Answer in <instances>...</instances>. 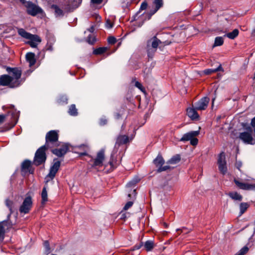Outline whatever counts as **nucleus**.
<instances>
[{
	"mask_svg": "<svg viewBox=\"0 0 255 255\" xmlns=\"http://www.w3.org/2000/svg\"><path fill=\"white\" fill-rule=\"evenodd\" d=\"M68 147L66 145L63 146L59 149H55L52 150V152L59 157L63 156L68 151Z\"/></svg>",
	"mask_w": 255,
	"mask_h": 255,
	"instance_id": "nucleus-17",
	"label": "nucleus"
},
{
	"mask_svg": "<svg viewBox=\"0 0 255 255\" xmlns=\"http://www.w3.org/2000/svg\"><path fill=\"white\" fill-rule=\"evenodd\" d=\"M154 244L151 241H147L144 244V248L147 251H151L153 248Z\"/></svg>",
	"mask_w": 255,
	"mask_h": 255,
	"instance_id": "nucleus-24",
	"label": "nucleus"
},
{
	"mask_svg": "<svg viewBox=\"0 0 255 255\" xmlns=\"http://www.w3.org/2000/svg\"><path fill=\"white\" fill-rule=\"evenodd\" d=\"M58 138V133L55 130H51L46 135V143L44 146L47 148L50 147V143L57 141Z\"/></svg>",
	"mask_w": 255,
	"mask_h": 255,
	"instance_id": "nucleus-6",
	"label": "nucleus"
},
{
	"mask_svg": "<svg viewBox=\"0 0 255 255\" xmlns=\"http://www.w3.org/2000/svg\"><path fill=\"white\" fill-rule=\"evenodd\" d=\"M52 7L54 9L55 14L57 16H60L62 14V10L60 9L58 6L56 5H53Z\"/></svg>",
	"mask_w": 255,
	"mask_h": 255,
	"instance_id": "nucleus-33",
	"label": "nucleus"
},
{
	"mask_svg": "<svg viewBox=\"0 0 255 255\" xmlns=\"http://www.w3.org/2000/svg\"><path fill=\"white\" fill-rule=\"evenodd\" d=\"M44 246L45 249V252L47 254H49L50 252V248L49 247V244L47 241H45L44 242Z\"/></svg>",
	"mask_w": 255,
	"mask_h": 255,
	"instance_id": "nucleus-37",
	"label": "nucleus"
},
{
	"mask_svg": "<svg viewBox=\"0 0 255 255\" xmlns=\"http://www.w3.org/2000/svg\"><path fill=\"white\" fill-rule=\"evenodd\" d=\"M26 59L27 62L29 63L30 67L33 66L35 63L36 60L35 58V54L33 53H28L26 55Z\"/></svg>",
	"mask_w": 255,
	"mask_h": 255,
	"instance_id": "nucleus-18",
	"label": "nucleus"
},
{
	"mask_svg": "<svg viewBox=\"0 0 255 255\" xmlns=\"http://www.w3.org/2000/svg\"><path fill=\"white\" fill-rule=\"evenodd\" d=\"M198 139L195 138V137L190 140V143L192 145H196L198 143Z\"/></svg>",
	"mask_w": 255,
	"mask_h": 255,
	"instance_id": "nucleus-42",
	"label": "nucleus"
},
{
	"mask_svg": "<svg viewBox=\"0 0 255 255\" xmlns=\"http://www.w3.org/2000/svg\"><path fill=\"white\" fill-rule=\"evenodd\" d=\"M248 250L249 249L247 247H244L240 250L236 255H244L248 251Z\"/></svg>",
	"mask_w": 255,
	"mask_h": 255,
	"instance_id": "nucleus-35",
	"label": "nucleus"
},
{
	"mask_svg": "<svg viewBox=\"0 0 255 255\" xmlns=\"http://www.w3.org/2000/svg\"><path fill=\"white\" fill-rule=\"evenodd\" d=\"M180 160V157L179 155H177L172 158H171L167 162V163L169 164H176Z\"/></svg>",
	"mask_w": 255,
	"mask_h": 255,
	"instance_id": "nucleus-28",
	"label": "nucleus"
},
{
	"mask_svg": "<svg viewBox=\"0 0 255 255\" xmlns=\"http://www.w3.org/2000/svg\"><path fill=\"white\" fill-rule=\"evenodd\" d=\"M186 230V228H183L182 229H176V231L178 232L179 231H181L182 232H183L184 230Z\"/></svg>",
	"mask_w": 255,
	"mask_h": 255,
	"instance_id": "nucleus-55",
	"label": "nucleus"
},
{
	"mask_svg": "<svg viewBox=\"0 0 255 255\" xmlns=\"http://www.w3.org/2000/svg\"><path fill=\"white\" fill-rule=\"evenodd\" d=\"M94 27L93 26H92L90 29H88V30L90 32H93L94 31Z\"/></svg>",
	"mask_w": 255,
	"mask_h": 255,
	"instance_id": "nucleus-56",
	"label": "nucleus"
},
{
	"mask_svg": "<svg viewBox=\"0 0 255 255\" xmlns=\"http://www.w3.org/2000/svg\"><path fill=\"white\" fill-rule=\"evenodd\" d=\"M195 108H189L187 109L188 116L192 120H196L199 118V115Z\"/></svg>",
	"mask_w": 255,
	"mask_h": 255,
	"instance_id": "nucleus-16",
	"label": "nucleus"
},
{
	"mask_svg": "<svg viewBox=\"0 0 255 255\" xmlns=\"http://www.w3.org/2000/svg\"><path fill=\"white\" fill-rule=\"evenodd\" d=\"M218 164L220 172L224 174H225L227 171V167L225 160V154L223 152H221L219 155Z\"/></svg>",
	"mask_w": 255,
	"mask_h": 255,
	"instance_id": "nucleus-8",
	"label": "nucleus"
},
{
	"mask_svg": "<svg viewBox=\"0 0 255 255\" xmlns=\"http://www.w3.org/2000/svg\"><path fill=\"white\" fill-rule=\"evenodd\" d=\"M18 33L21 37L29 40L27 43L32 48L36 47L41 41L40 38L38 35L31 34L22 28L18 29Z\"/></svg>",
	"mask_w": 255,
	"mask_h": 255,
	"instance_id": "nucleus-2",
	"label": "nucleus"
},
{
	"mask_svg": "<svg viewBox=\"0 0 255 255\" xmlns=\"http://www.w3.org/2000/svg\"><path fill=\"white\" fill-rule=\"evenodd\" d=\"M95 41V38L92 35H90L88 38L87 42L91 44H93Z\"/></svg>",
	"mask_w": 255,
	"mask_h": 255,
	"instance_id": "nucleus-39",
	"label": "nucleus"
},
{
	"mask_svg": "<svg viewBox=\"0 0 255 255\" xmlns=\"http://www.w3.org/2000/svg\"><path fill=\"white\" fill-rule=\"evenodd\" d=\"M249 205L247 203H242L240 206V215H242L249 208Z\"/></svg>",
	"mask_w": 255,
	"mask_h": 255,
	"instance_id": "nucleus-23",
	"label": "nucleus"
},
{
	"mask_svg": "<svg viewBox=\"0 0 255 255\" xmlns=\"http://www.w3.org/2000/svg\"><path fill=\"white\" fill-rule=\"evenodd\" d=\"M67 99L66 97L62 96L61 100H60V102H65L66 103H67Z\"/></svg>",
	"mask_w": 255,
	"mask_h": 255,
	"instance_id": "nucleus-51",
	"label": "nucleus"
},
{
	"mask_svg": "<svg viewBox=\"0 0 255 255\" xmlns=\"http://www.w3.org/2000/svg\"><path fill=\"white\" fill-rule=\"evenodd\" d=\"M32 205V202L30 197H27L24 200L20 207L19 211L21 213L26 214L29 212Z\"/></svg>",
	"mask_w": 255,
	"mask_h": 255,
	"instance_id": "nucleus-7",
	"label": "nucleus"
},
{
	"mask_svg": "<svg viewBox=\"0 0 255 255\" xmlns=\"http://www.w3.org/2000/svg\"><path fill=\"white\" fill-rule=\"evenodd\" d=\"M138 181H139V179H133V180L130 181L127 184V188L131 187L133 185H134L137 182H138Z\"/></svg>",
	"mask_w": 255,
	"mask_h": 255,
	"instance_id": "nucleus-36",
	"label": "nucleus"
},
{
	"mask_svg": "<svg viewBox=\"0 0 255 255\" xmlns=\"http://www.w3.org/2000/svg\"><path fill=\"white\" fill-rule=\"evenodd\" d=\"M91 1L93 3L99 4L102 2V0H91Z\"/></svg>",
	"mask_w": 255,
	"mask_h": 255,
	"instance_id": "nucleus-52",
	"label": "nucleus"
},
{
	"mask_svg": "<svg viewBox=\"0 0 255 255\" xmlns=\"http://www.w3.org/2000/svg\"><path fill=\"white\" fill-rule=\"evenodd\" d=\"M7 72L12 75H2L0 77V85L8 86L10 88H15L19 86L21 83L20 79L21 75V71L17 68L7 69Z\"/></svg>",
	"mask_w": 255,
	"mask_h": 255,
	"instance_id": "nucleus-1",
	"label": "nucleus"
},
{
	"mask_svg": "<svg viewBox=\"0 0 255 255\" xmlns=\"http://www.w3.org/2000/svg\"><path fill=\"white\" fill-rule=\"evenodd\" d=\"M240 138L245 143L250 144H254L255 143V139H254L251 133L248 132H244L240 134Z\"/></svg>",
	"mask_w": 255,
	"mask_h": 255,
	"instance_id": "nucleus-12",
	"label": "nucleus"
},
{
	"mask_svg": "<svg viewBox=\"0 0 255 255\" xmlns=\"http://www.w3.org/2000/svg\"><path fill=\"white\" fill-rule=\"evenodd\" d=\"M169 168H170V167L168 165H165L164 166H161L157 169V171L158 172H162L163 171H165Z\"/></svg>",
	"mask_w": 255,
	"mask_h": 255,
	"instance_id": "nucleus-38",
	"label": "nucleus"
},
{
	"mask_svg": "<svg viewBox=\"0 0 255 255\" xmlns=\"http://www.w3.org/2000/svg\"><path fill=\"white\" fill-rule=\"evenodd\" d=\"M210 101L209 98L205 97L195 103V109L197 110H204L207 107Z\"/></svg>",
	"mask_w": 255,
	"mask_h": 255,
	"instance_id": "nucleus-9",
	"label": "nucleus"
},
{
	"mask_svg": "<svg viewBox=\"0 0 255 255\" xmlns=\"http://www.w3.org/2000/svg\"><path fill=\"white\" fill-rule=\"evenodd\" d=\"M153 2L156 6V9L154 11V12H155L162 5V0H154Z\"/></svg>",
	"mask_w": 255,
	"mask_h": 255,
	"instance_id": "nucleus-32",
	"label": "nucleus"
},
{
	"mask_svg": "<svg viewBox=\"0 0 255 255\" xmlns=\"http://www.w3.org/2000/svg\"><path fill=\"white\" fill-rule=\"evenodd\" d=\"M135 86L137 88H138L139 89H140L141 91H143V89L142 86L141 84L139 82H136L135 83Z\"/></svg>",
	"mask_w": 255,
	"mask_h": 255,
	"instance_id": "nucleus-47",
	"label": "nucleus"
},
{
	"mask_svg": "<svg viewBox=\"0 0 255 255\" xmlns=\"http://www.w3.org/2000/svg\"><path fill=\"white\" fill-rule=\"evenodd\" d=\"M6 205L9 208L10 211L12 212L14 208L13 203L9 200H6L5 201Z\"/></svg>",
	"mask_w": 255,
	"mask_h": 255,
	"instance_id": "nucleus-31",
	"label": "nucleus"
},
{
	"mask_svg": "<svg viewBox=\"0 0 255 255\" xmlns=\"http://www.w3.org/2000/svg\"><path fill=\"white\" fill-rule=\"evenodd\" d=\"M48 148L46 146H42L40 147L36 152L34 157V163L35 165H38L45 161L46 159L45 150Z\"/></svg>",
	"mask_w": 255,
	"mask_h": 255,
	"instance_id": "nucleus-5",
	"label": "nucleus"
},
{
	"mask_svg": "<svg viewBox=\"0 0 255 255\" xmlns=\"http://www.w3.org/2000/svg\"><path fill=\"white\" fill-rule=\"evenodd\" d=\"M224 40L222 37H217L215 39L214 47L221 46L223 44Z\"/></svg>",
	"mask_w": 255,
	"mask_h": 255,
	"instance_id": "nucleus-26",
	"label": "nucleus"
},
{
	"mask_svg": "<svg viewBox=\"0 0 255 255\" xmlns=\"http://www.w3.org/2000/svg\"><path fill=\"white\" fill-rule=\"evenodd\" d=\"M242 163L241 161H237L236 163V167L240 170V168L242 166Z\"/></svg>",
	"mask_w": 255,
	"mask_h": 255,
	"instance_id": "nucleus-48",
	"label": "nucleus"
},
{
	"mask_svg": "<svg viewBox=\"0 0 255 255\" xmlns=\"http://www.w3.org/2000/svg\"><path fill=\"white\" fill-rule=\"evenodd\" d=\"M215 99V98H214V99H213V100H212V105H213V103H214V102Z\"/></svg>",
	"mask_w": 255,
	"mask_h": 255,
	"instance_id": "nucleus-57",
	"label": "nucleus"
},
{
	"mask_svg": "<svg viewBox=\"0 0 255 255\" xmlns=\"http://www.w3.org/2000/svg\"><path fill=\"white\" fill-rule=\"evenodd\" d=\"M199 130L190 131V132L184 134V135L181 138L180 140L181 141H187V140H190L193 137L198 135L199 134Z\"/></svg>",
	"mask_w": 255,
	"mask_h": 255,
	"instance_id": "nucleus-15",
	"label": "nucleus"
},
{
	"mask_svg": "<svg viewBox=\"0 0 255 255\" xmlns=\"http://www.w3.org/2000/svg\"><path fill=\"white\" fill-rule=\"evenodd\" d=\"M41 198H42V204H45L48 201V196H47V192L46 190V188L44 187L41 193Z\"/></svg>",
	"mask_w": 255,
	"mask_h": 255,
	"instance_id": "nucleus-21",
	"label": "nucleus"
},
{
	"mask_svg": "<svg viewBox=\"0 0 255 255\" xmlns=\"http://www.w3.org/2000/svg\"><path fill=\"white\" fill-rule=\"evenodd\" d=\"M70 2L73 7H77L81 2V0H71Z\"/></svg>",
	"mask_w": 255,
	"mask_h": 255,
	"instance_id": "nucleus-34",
	"label": "nucleus"
},
{
	"mask_svg": "<svg viewBox=\"0 0 255 255\" xmlns=\"http://www.w3.org/2000/svg\"><path fill=\"white\" fill-rule=\"evenodd\" d=\"M219 71H223V69L221 64H220L219 66L217 68L214 69V71L215 72Z\"/></svg>",
	"mask_w": 255,
	"mask_h": 255,
	"instance_id": "nucleus-49",
	"label": "nucleus"
},
{
	"mask_svg": "<svg viewBox=\"0 0 255 255\" xmlns=\"http://www.w3.org/2000/svg\"><path fill=\"white\" fill-rule=\"evenodd\" d=\"M68 112L71 116L77 115V110L75 105H72L70 107Z\"/></svg>",
	"mask_w": 255,
	"mask_h": 255,
	"instance_id": "nucleus-27",
	"label": "nucleus"
},
{
	"mask_svg": "<svg viewBox=\"0 0 255 255\" xmlns=\"http://www.w3.org/2000/svg\"><path fill=\"white\" fill-rule=\"evenodd\" d=\"M128 196L129 197H130V196H131V194H128Z\"/></svg>",
	"mask_w": 255,
	"mask_h": 255,
	"instance_id": "nucleus-60",
	"label": "nucleus"
},
{
	"mask_svg": "<svg viewBox=\"0 0 255 255\" xmlns=\"http://www.w3.org/2000/svg\"><path fill=\"white\" fill-rule=\"evenodd\" d=\"M113 26V24L109 19L107 20L106 22V27L107 28H111Z\"/></svg>",
	"mask_w": 255,
	"mask_h": 255,
	"instance_id": "nucleus-43",
	"label": "nucleus"
},
{
	"mask_svg": "<svg viewBox=\"0 0 255 255\" xmlns=\"http://www.w3.org/2000/svg\"><path fill=\"white\" fill-rule=\"evenodd\" d=\"M251 124L253 128L255 127V117L253 119Z\"/></svg>",
	"mask_w": 255,
	"mask_h": 255,
	"instance_id": "nucleus-53",
	"label": "nucleus"
},
{
	"mask_svg": "<svg viewBox=\"0 0 255 255\" xmlns=\"http://www.w3.org/2000/svg\"><path fill=\"white\" fill-rule=\"evenodd\" d=\"M250 179L239 180L237 179H234V182L237 186L244 190H255V184L249 183Z\"/></svg>",
	"mask_w": 255,
	"mask_h": 255,
	"instance_id": "nucleus-4",
	"label": "nucleus"
},
{
	"mask_svg": "<svg viewBox=\"0 0 255 255\" xmlns=\"http://www.w3.org/2000/svg\"><path fill=\"white\" fill-rule=\"evenodd\" d=\"M147 7V3L146 2H143L140 5V9L141 10L145 9Z\"/></svg>",
	"mask_w": 255,
	"mask_h": 255,
	"instance_id": "nucleus-46",
	"label": "nucleus"
},
{
	"mask_svg": "<svg viewBox=\"0 0 255 255\" xmlns=\"http://www.w3.org/2000/svg\"><path fill=\"white\" fill-rule=\"evenodd\" d=\"M30 164H31V162L29 160H25V161H24L22 162V165H21L22 169H24V170L28 169V168L30 166Z\"/></svg>",
	"mask_w": 255,
	"mask_h": 255,
	"instance_id": "nucleus-30",
	"label": "nucleus"
},
{
	"mask_svg": "<svg viewBox=\"0 0 255 255\" xmlns=\"http://www.w3.org/2000/svg\"><path fill=\"white\" fill-rule=\"evenodd\" d=\"M11 227V225L6 221L0 222V243L3 241L5 233Z\"/></svg>",
	"mask_w": 255,
	"mask_h": 255,
	"instance_id": "nucleus-11",
	"label": "nucleus"
},
{
	"mask_svg": "<svg viewBox=\"0 0 255 255\" xmlns=\"http://www.w3.org/2000/svg\"><path fill=\"white\" fill-rule=\"evenodd\" d=\"M228 195L234 200L241 201L243 198L242 196L236 192H230Z\"/></svg>",
	"mask_w": 255,
	"mask_h": 255,
	"instance_id": "nucleus-20",
	"label": "nucleus"
},
{
	"mask_svg": "<svg viewBox=\"0 0 255 255\" xmlns=\"http://www.w3.org/2000/svg\"><path fill=\"white\" fill-rule=\"evenodd\" d=\"M24 0H21V1H23Z\"/></svg>",
	"mask_w": 255,
	"mask_h": 255,
	"instance_id": "nucleus-61",
	"label": "nucleus"
},
{
	"mask_svg": "<svg viewBox=\"0 0 255 255\" xmlns=\"http://www.w3.org/2000/svg\"><path fill=\"white\" fill-rule=\"evenodd\" d=\"M133 204V202L132 201H129L128 202L125 206L124 209L125 210H127L130 207L132 206Z\"/></svg>",
	"mask_w": 255,
	"mask_h": 255,
	"instance_id": "nucleus-40",
	"label": "nucleus"
},
{
	"mask_svg": "<svg viewBox=\"0 0 255 255\" xmlns=\"http://www.w3.org/2000/svg\"><path fill=\"white\" fill-rule=\"evenodd\" d=\"M153 162L156 166L158 168L159 167L163 165L164 163V160L161 155H158L153 160Z\"/></svg>",
	"mask_w": 255,
	"mask_h": 255,
	"instance_id": "nucleus-19",
	"label": "nucleus"
},
{
	"mask_svg": "<svg viewBox=\"0 0 255 255\" xmlns=\"http://www.w3.org/2000/svg\"><path fill=\"white\" fill-rule=\"evenodd\" d=\"M119 117H120L119 114H117V118H119Z\"/></svg>",
	"mask_w": 255,
	"mask_h": 255,
	"instance_id": "nucleus-59",
	"label": "nucleus"
},
{
	"mask_svg": "<svg viewBox=\"0 0 255 255\" xmlns=\"http://www.w3.org/2000/svg\"><path fill=\"white\" fill-rule=\"evenodd\" d=\"M133 193L134 194V195H135V189H134L133 191Z\"/></svg>",
	"mask_w": 255,
	"mask_h": 255,
	"instance_id": "nucleus-58",
	"label": "nucleus"
},
{
	"mask_svg": "<svg viewBox=\"0 0 255 255\" xmlns=\"http://www.w3.org/2000/svg\"><path fill=\"white\" fill-rule=\"evenodd\" d=\"M239 34V30L235 29L232 32L227 33L224 36H227L230 39H233Z\"/></svg>",
	"mask_w": 255,
	"mask_h": 255,
	"instance_id": "nucleus-22",
	"label": "nucleus"
},
{
	"mask_svg": "<svg viewBox=\"0 0 255 255\" xmlns=\"http://www.w3.org/2000/svg\"><path fill=\"white\" fill-rule=\"evenodd\" d=\"M25 6L27 8V12L33 16L40 13L41 11V8L30 2H26Z\"/></svg>",
	"mask_w": 255,
	"mask_h": 255,
	"instance_id": "nucleus-10",
	"label": "nucleus"
},
{
	"mask_svg": "<svg viewBox=\"0 0 255 255\" xmlns=\"http://www.w3.org/2000/svg\"><path fill=\"white\" fill-rule=\"evenodd\" d=\"M107 123V120L105 118H102L100 120L99 124L101 126H104Z\"/></svg>",
	"mask_w": 255,
	"mask_h": 255,
	"instance_id": "nucleus-41",
	"label": "nucleus"
},
{
	"mask_svg": "<svg viewBox=\"0 0 255 255\" xmlns=\"http://www.w3.org/2000/svg\"><path fill=\"white\" fill-rule=\"evenodd\" d=\"M142 243H141L140 244V245H136L134 247V249H136V250H138L139 249L141 246H142Z\"/></svg>",
	"mask_w": 255,
	"mask_h": 255,
	"instance_id": "nucleus-54",
	"label": "nucleus"
},
{
	"mask_svg": "<svg viewBox=\"0 0 255 255\" xmlns=\"http://www.w3.org/2000/svg\"><path fill=\"white\" fill-rule=\"evenodd\" d=\"M128 140V136L125 135H121L118 138V141L120 144L126 143Z\"/></svg>",
	"mask_w": 255,
	"mask_h": 255,
	"instance_id": "nucleus-25",
	"label": "nucleus"
},
{
	"mask_svg": "<svg viewBox=\"0 0 255 255\" xmlns=\"http://www.w3.org/2000/svg\"><path fill=\"white\" fill-rule=\"evenodd\" d=\"M5 118V116L3 115H0V124H1L4 122Z\"/></svg>",
	"mask_w": 255,
	"mask_h": 255,
	"instance_id": "nucleus-50",
	"label": "nucleus"
},
{
	"mask_svg": "<svg viewBox=\"0 0 255 255\" xmlns=\"http://www.w3.org/2000/svg\"><path fill=\"white\" fill-rule=\"evenodd\" d=\"M108 42L110 44H114L116 42V39L114 37L111 36L108 38Z\"/></svg>",
	"mask_w": 255,
	"mask_h": 255,
	"instance_id": "nucleus-44",
	"label": "nucleus"
},
{
	"mask_svg": "<svg viewBox=\"0 0 255 255\" xmlns=\"http://www.w3.org/2000/svg\"><path fill=\"white\" fill-rule=\"evenodd\" d=\"M107 49V47H100L95 49L94 51V53L95 54H101L105 52Z\"/></svg>",
	"mask_w": 255,
	"mask_h": 255,
	"instance_id": "nucleus-29",
	"label": "nucleus"
},
{
	"mask_svg": "<svg viewBox=\"0 0 255 255\" xmlns=\"http://www.w3.org/2000/svg\"><path fill=\"white\" fill-rule=\"evenodd\" d=\"M104 160V152L103 150L99 151L94 160V166H101Z\"/></svg>",
	"mask_w": 255,
	"mask_h": 255,
	"instance_id": "nucleus-14",
	"label": "nucleus"
},
{
	"mask_svg": "<svg viewBox=\"0 0 255 255\" xmlns=\"http://www.w3.org/2000/svg\"><path fill=\"white\" fill-rule=\"evenodd\" d=\"M54 162L51 167L50 172L47 176V178L49 177L50 179H53L55 177V174L58 171L60 165V162L59 161L56 159H54Z\"/></svg>",
	"mask_w": 255,
	"mask_h": 255,
	"instance_id": "nucleus-13",
	"label": "nucleus"
},
{
	"mask_svg": "<svg viewBox=\"0 0 255 255\" xmlns=\"http://www.w3.org/2000/svg\"><path fill=\"white\" fill-rule=\"evenodd\" d=\"M215 72L214 69H208L204 70V73L206 74H210Z\"/></svg>",
	"mask_w": 255,
	"mask_h": 255,
	"instance_id": "nucleus-45",
	"label": "nucleus"
},
{
	"mask_svg": "<svg viewBox=\"0 0 255 255\" xmlns=\"http://www.w3.org/2000/svg\"><path fill=\"white\" fill-rule=\"evenodd\" d=\"M162 42L157 39L156 37H153L148 40L147 43V53L148 56L150 57L152 55L158 46L160 47Z\"/></svg>",
	"mask_w": 255,
	"mask_h": 255,
	"instance_id": "nucleus-3",
	"label": "nucleus"
}]
</instances>
